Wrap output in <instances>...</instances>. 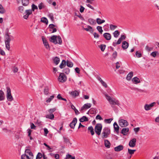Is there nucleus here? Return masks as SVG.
I'll use <instances>...</instances> for the list:
<instances>
[{
    "instance_id": "60",
    "label": "nucleus",
    "mask_w": 159,
    "mask_h": 159,
    "mask_svg": "<svg viewBox=\"0 0 159 159\" xmlns=\"http://www.w3.org/2000/svg\"><path fill=\"white\" fill-rule=\"evenodd\" d=\"M55 110L56 109L55 108L50 109L48 110V112L51 113H52V112L55 111Z\"/></svg>"
},
{
    "instance_id": "48",
    "label": "nucleus",
    "mask_w": 159,
    "mask_h": 159,
    "mask_svg": "<svg viewBox=\"0 0 159 159\" xmlns=\"http://www.w3.org/2000/svg\"><path fill=\"white\" fill-rule=\"evenodd\" d=\"M24 7L22 6H20L18 7V10L21 13H22L24 11Z\"/></svg>"
},
{
    "instance_id": "44",
    "label": "nucleus",
    "mask_w": 159,
    "mask_h": 159,
    "mask_svg": "<svg viewBox=\"0 0 159 159\" xmlns=\"http://www.w3.org/2000/svg\"><path fill=\"white\" fill-rule=\"evenodd\" d=\"M32 7V10L33 11H34L35 10H37L38 8L37 6L35 5L34 4H33L31 6Z\"/></svg>"
},
{
    "instance_id": "39",
    "label": "nucleus",
    "mask_w": 159,
    "mask_h": 159,
    "mask_svg": "<svg viewBox=\"0 0 159 159\" xmlns=\"http://www.w3.org/2000/svg\"><path fill=\"white\" fill-rule=\"evenodd\" d=\"M41 21L45 23L46 24H48V20L45 17H42L41 19Z\"/></svg>"
},
{
    "instance_id": "64",
    "label": "nucleus",
    "mask_w": 159,
    "mask_h": 159,
    "mask_svg": "<svg viewBox=\"0 0 159 159\" xmlns=\"http://www.w3.org/2000/svg\"><path fill=\"white\" fill-rule=\"evenodd\" d=\"M0 54H1V55L2 56H4L5 54V53L4 51H3V50H2L1 49H0Z\"/></svg>"
},
{
    "instance_id": "1",
    "label": "nucleus",
    "mask_w": 159,
    "mask_h": 159,
    "mask_svg": "<svg viewBox=\"0 0 159 159\" xmlns=\"http://www.w3.org/2000/svg\"><path fill=\"white\" fill-rule=\"evenodd\" d=\"M105 96L111 107H113L114 105H117L119 106L120 105L119 101L116 98H111L107 94H105Z\"/></svg>"
},
{
    "instance_id": "37",
    "label": "nucleus",
    "mask_w": 159,
    "mask_h": 159,
    "mask_svg": "<svg viewBox=\"0 0 159 159\" xmlns=\"http://www.w3.org/2000/svg\"><path fill=\"white\" fill-rule=\"evenodd\" d=\"M114 37L115 38H117L120 34V33L119 31L117 30L115 31L113 33Z\"/></svg>"
},
{
    "instance_id": "47",
    "label": "nucleus",
    "mask_w": 159,
    "mask_h": 159,
    "mask_svg": "<svg viewBox=\"0 0 159 159\" xmlns=\"http://www.w3.org/2000/svg\"><path fill=\"white\" fill-rule=\"evenodd\" d=\"M70 69L68 68H66L63 70V72L65 73L66 74H68L70 72Z\"/></svg>"
},
{
    "instance_id": "11",
    "label": "nucleus",
    "mask_w": 159,
    "mask_h": 159,
    "mask_svg": "<svg viewBox=\"0 0 159 159\" xmlns=\"http://www.w3.org/2000/svg\"><path fill=\"white\" fill-rule=\"evenodd\" d=\"M57 36L56 35H53L52 36L50 39V41L54 43L55 44H56L57 43Z\"/></svg>"
},
{
    "instance_id": "24",
    "label": "nucleus",
    "mask_w": 159,
    "mask_h": 159,
    "mask_svg": "<svg viewBox=\"0 0 159 159\" xmlns=\"http://www.w3.org/2000/svg\"><path fill=\"white\" fill-rule=\"evenodd\" d=\"M132 81L135 82V84H137L140 82V80L137 77H134L132 80Z\"/></svg>"
},
{
    "instance_id": "42",
    "label": "nucleus",
    "mask_w": 159,
    "mask_h": 159,
    "mask_svg": "<svg viewBox=\"0 0 159 159\" xmlns=\"http://www.w3.org/2000/svg\"><path fill=\"white\" fill-rule=\"evenodd\" d=\"M97 29L101 34H102L103 30H102V28L101 26H98L97 27Z\"/></svg>"
},
{
    "instance_id": "6",
    "label": "nucleus",
    "mask_w": 159,
    "mask_h": 159,
    "mask_svg": "<svg viewBox=\"0 0 159 159\" xmlns=\"http://www.w3.org/2000/svg\"><path fill=\"white\" fill-rule=\"evenodd\" d=\"M67 79L66 75L63 73H60L58 77V81L62 83L65 82Z\"/></svg>"
},
{
    "instance_id": "56",
    "label": "nucleus",
    "mask_w": 159,
    "mask_h": 159,
    "mask_svg": "<svg viewBox=\"0 0 159 159\" xmlns=\"http://www.w3.org/2000/svg\"><path fill=\"white\" fill-rule=\"evenodd\" d=\"M146 50L148 51H152L153 49V48L149 47L148 45L146 46L145 47Z\"/></svg>"
},
{
    "instance_id": "29",
    "label": "nucleus",
    "mask_w": 159,
    "mask_h": 159,
    "mask_svg": "<svg viewBox=\"0 0 159 159\" xmlns=\"http://www.w3.org/2000/svg\"><path fill=\"white\" fill-rule=\"evenodd\" d=\"M133 76V72H129L128 75L126 77V79L128 80H131L132 77Z\"/></svg>"
},
{
    "instance_id": "31",
    "label": "nucleus",
    "mask_w": 159,
    "mask_h": 159,
    "mask_svg": "<svg viewBox=\"0 0 159 159\" xmlns=\"http://www.w3.org/2000/svg\"><path fill=\"white\" fill-rule=\"evenodd\" d=\"M88 129L90 131L92 135H93L94 134V129L92 126L89 127L88 128Z\"/></svg>"
},
{
    "instance_id": "28",
    "label": "nucleus",
    "mask_w": 159,
    "mask_h": 159,
    "mask_svg": "<svg viewBox=\"0 0 159 159\" xmlns=\"http://www.w3.org/2000/svg\"><path fill=\"white\" fill-rule=\"evenodd\" d=\"M88 119L86 116H83L80 119V122H84V121H88Z\"/></svg>"
},
{
    "instance_id": "34",
    "label": "nucleus",
    "mask_w": 159,
    "mask_h": 159,
    "mask_svg": "<svg viewBox=\"0 0 159 159\" xmlns=\"http://www.w3.org/2000/svg\"><path fill=\"white\" fill-rule=\"evenodd\" d=\"M105 145L106 147L109 148L110 146V143L108 140H105Z\"/></svg>"
},
{
    "instance_id": "61",
    "label": "nucleus",
    "mask_w": 159,
    "mask_h": 159,
    "mask_svg": "<svg viewBox=\"0 0 159 159\" xmlns=\"http://www.w3.org/2000/svg\"><path fill=\"white\" fill-rule=\"evenodd\" d=\"M75 71L78 74L80 73V70L78 67H76L75 69Z\"/></svg>"
},
{
    "instance_id": "26",
    "label": "nucleus",
    "mask_w": 159,
    "mask_h": 159,
    "mask_svg": "<svg viewBox=\"0 0 159 159\" xmlns=\"http://www.w3.org/2000/svg\"><path fill=\"white\" fill-rule=\"evenodd\" d=\"M46 117L47 118L51 120H53L54 117V115L52 113H50V114H48L46 115Z\"/></svg>"
},
{
    "instance_id": "46",
    "label": "nucleus",
    "mask_w": 159,
    "mask_h": 159,
    "mask_svg": "<svg viewBox=\"0 0 159 159\" xmlns=\"http://www.w3.org/2000/svg\"><path fill=\"white\" fill-rule=\"evenodd\" d=\"M117 27L116 25H114L112 24L110 25V28L111 30H113L115 29Z\"/></svg>"
},
{
    "instance_id": "20",
    "label": "nucleus",
    "mask_w": 159,
    "mask_h": 159,
    "mask_svg": "<svg viewBox=\"0 0 159 159\" xmlns=\"http://www.w3.org/2000/svg\"><path fill=\"white\" fill-rule=\"evenodd\" d=\"M114 129L117 133L119 132V127L116 122H115L113 124Z\"/></svg>"
},
{
    "instance_id": "35",
    "label": "nucleus",
    "mask_w": 159,
    "mask_h": 159,
    "mask_svg": "<svg viewBox=\"0 0 159 159\" xmlns=\"http://www.w3.org/2000/svg\"><path fill=\"white\" fill-rule=\"evenodd\" d=\"M5 12V10L2 7V5L0 4V13L1 14H3Z\"/></svg>"
},
{
    "instance_id": "4",
    "label": "nucleus",
    "mask_w": 159,
    "mask_h": 159,
    "mask_svg": "<svg viewBox=\"0 0 159 159\" xmlns=\"http://www.w3.org/2000/svg\"><path fill=\"white\" fill-rule=\"evenodd\" d=\"M102 125L101 124H97L94 128L95 131L96 133L98 135L100 134L102 128Z\"/></svg>"
},
{
    "instance_id": "18",
    "label": "nucleus",
    "mask_w": 159,
    "mask_h": 159,
    "mask_svg": "<svg viewBox=\"0 0 159 159\" xmlns=\"http://www.w3.org/2000/svg\"><path fill=\"white\" fill-rule=\"evenodd\" d=\"M87 27V28H84V30H86V31H89L91 33H93V30L92 27L89 25H88Z\"/></svg>"
},
{
    "instance_id": "19",
    "label": "nucleus",
    "mask_w": 159,
    "mask_h": 159,
    "mask_svg": "<svg viewBox=\"0 0 159 159\" xmlns=\"http://www.w3.org/2000/svg\"><path fill=\"white\" fill-rule=\"evenodd\" d=\"M69 93L74 98H75L76 96H78L79 93V92L76 90L71 92H70Z\"/></svg>"
},
{
    "instance_id": "13",
    "label": "nucleus",
    "mask_w": 159,
    "mask_h": 159,
    "mask_svg": "<svg viewBox=\"0 0 159 159\" xmlns=\"http://www.w3.org/2000/svg\"><path fill=\"white\" fill-rule=\"evenodd\" d=\"M104 37L107 40H110L111 37V35L108 33H106L103 34Z\"/></svg>"
},
{
    "instance_id": "52",
    "label": "nucleus",
    "mask_w": 159,
    "mask_h": 159,
    "mask_svg": "<svg viewBox=\"0 0 159 159\" xmlns=\"http://www.w3.org/2000/svg\"><path fill=\"white\" fill-rule=\"evenodd\" d=\"M113 120L112 119L110 118L108 119H105L104 121L107 123L110 124L111 123V121Z\"/></svg>"
},
{
    "instance_id": "45",
    "label": "nucleus",
    "mask_w": 159,
    "mask_h": 159,
    "mask_svg": "<svg viewBox=\"0 0 159 159\" xmlns=\"http://www.w3.org/2000/svg\"><path fill=\"white\" fill-rule=\"evenodd\" d=\"M136 151V150H132L129 148L128 149V152L131 155L133 154Z\"/></svg>"
},
{
    "instance_id": "30",
    "label": "nucleus",
    "mask_w": 159,
    "mask_h": 159,
    "mask_svg": "<svg viewBox=\"0 0 159 159\" xmlns=\"http://www.w3.org/2000/svg\"><path fill=\"white\" fill-rule=\"evenodd\" d=\"M96 21L98 24L100 25L105 22V20H102L100 18H97L96 19Z\"/></svg>"
},
{
    "instance_id": "8",
    "label": "nucleus",
    "mask_w": 159,
    "mask_h": 159,
    "mask_svg": "<svg viewBox=\"0 0 159 159\" xmlns=\"http://www.w3.org/2000/svg\"><path fill=\"white\" fill-rule=\"evenodd\" d=\"M136 141L135 138H133L129 141V145L131 147H134L136 145Z\"/></svg>"
},
{
    "instance_id": "59",
    "label": "nucleus",
    "mask_w": 159,
    "mask_h": 159,
    "mask_svg": "<svg viewBox=\"0 0 159 159\" xmlns=\"http://www.w3.org/2000/svg\"><path fill=\"white\" fill-rule=\"evenodd\" d=\"M84 8L83 6L81 5L80 6V11L81 13L83 12L84 11Z\"/></svg>"
},
{
    "instance_id": "23",
    "label": "nucleus",
    "mask_w": 159,
    "mask_h": 159,
    "mask_svg": "<svg viewBox=\"0 0 159 159\" xmlns=\"http://www.w3.org/2000/svg\"><path fill=\"white\" fill-rule=\"evenodd\" d=\"M5 99L4 93L2 90H0V101L3 100Z\"/></svg>"
},
{
    "instance_id": "10",
    "label": "nucleus",
    "mask_w": 159,
    "mask_h": 159,
    "mask_svg": "<svg viewBox=\"0 0 159 159\" xmlns=\"http://www.w3.org/2000/svg\"><path fill=\"white\" fill-rule=\"evenodd\" d=\"M156 103L155 102H153L152 103L149 105L146 104L144 106V108L145 110L147 111L150 110V108L153 106Z\"/></svg>"
},
{
    "instance_id": "2",
    "label": "nucleus",
    "mask_w": 159,
    "mask_h": 159,
    "mask_svg": "<svg viewBox=\"0 0 159 159\" xmlns=\"http://www.w3.org/2000/svg\"><path fill=\"white\" fill-rule=\"evenodd\" d=\"M11 36L9 34L8 32H7L5 34V42L6 48L8 50H10V42L11 41Z\"/></svg>"
},
{
    "instance_id": "63",
    "label": "nucleus",
    "mask_w": 159,
    "mask_h": 159,
    "mask_svg": "<svg viewBox=\"0 0 159 159\" xmlns=\"http://www.w3.org/2000/svg\"><path fill=\"white\" fill-rule=\"evenodd\" d=\"M117 56V52H116L115 51L112 54L113 57L115 58Z\"/></svg>"
},
{
    "instance_id": "5",
    "label": "nucleus",
    "mask_w": 159,
    "mask_h": 159,
    "mask_svg": "<svg viewBox=\"0 0 159 159\" xmlns=\"http://www.w3.org/2000/svg\"><path fill=\"white\" fill-rule=\"evenodd\" d=\"M6 89V96L7 99L8 101L10 102L12 101L13 100V98L12 96L11 95V89L9 87H7Z\"/></svg>"
},
{
    "instance_id": "9",
    "label": "nucleus",
    "mask_w": 159,
    "mask_h": 159,
    "mask_svg": "<svg viewBox=\"0 0 159 159\" xmlns=\"http://www.w3.org/2000/svg\"><path fill=\"white\" fill-rule=\"evenodd\" d=\"M77 122V119L76 118H74L72 122L70 124V127L72 129H74L75 125Z\"/></svg>"
},
{
    "instance_id": "54",
    "label": "nucleus",
    "mask_w": 159,
    "mask_h": 159,
    "mask_svg": "<svg viewBox=\"0 0 159 159\" xmlns=\"http://www.w3.org/2000/svg\"><path fill=\"white\" fill-rule=\"evenodd\" d=\"M133 89L135 91H137L140 92H144V91L143 90L141 89H139L138 88H134L133 89Z\"/></svg>"
},
{
    "instance_id": "7",
    "label": "nucleus",
    "mask_w": 159,
    "mask_h": 159,
    "mask_svg": "<svg viewBox=\"0 0 159 159\" xmlns=\"http://www.w3.org/2000/svg\"><path fill=\"white\" fill-rule=\"evenodd\" d=\"M119 125L122 127L127 126L129 125L128 122L126 120L120 119L118 121Z\"/></svg>"
},
{
    "instance_id": "49",
    "label": "nucleus",
    "mask_w": 159,
    "mask_h": 159,
    "mask_svg": "<svg viewBox=\"0 0 159 159\" xmlns=\"http://www.w3.org/2000/svg\"><path fill=\"white\" fill-rule=\"evenodd\" d=\"M25 13L28 16L32 13V10H27L25 11Z\"/></svg>"
},
{
    "instance_id": "25",
    "label": "nucleus",
    "mask_w": 159,
    "mask_h": 159,
    "mask_svg": "<svg viewBox=\"0 0 159 159\" xmlns=\"http://www.w3.org/2000/svg\"><path fill=\"white\" fill-rule=\"evenodd\" d=\"M66 66V61L65 60H63L59 66L60 68L62 69L64 67Z\"/></svg>"
},
{
    "instance_id": "40",
    "label": "nucleus",
    "mask_w": 159,
    "mask_h": 159,
    "mask_svg": "<svg viewBox=\"0 0 159 159\" xmlns=\"http://www.w3.org/2000/svg\"><path fill=\"white\" fill-rule=\"evenodd\" d=\"M88 21L91 25H94L95 24V20L93 19H88Z\"/></svg>"
},
{
    "instance_id": "38",
    "label": "nucleus",
    "mask_w": 159,
    "mask_h": 159,
    "mask_svg": "<svg viewBox=\"0 0 159 159\" xmlns=\"http://www.w3.org/2000/svg\"><path fill=\"white\" fill-rule=\"evenodd\" d=\"M135 55L138 58H140L142 57L141 53L139 51H137L135 52Z\"/></svg>"
},
{
    "instance_id": "14",
    "label": "nucleus",
    "mask_w": 159,
    "mask_h": 159,
    "mask_svg": "<svg viewBox=\"0 0 159 159\" xmlns=\"http://www.w3.org/2000/svg\"><path fill=\"white\" fill-rule=\"evenodd\" d=\"M129 46V43L126 41H123L122 43V48L124 50L126 49Z\"/></svg>"
},
{
    "instance_id": "32",
    "label": "nucleus",
    "mask_w": 159,
    "mask_h": 159,
    "mask_svg": "<svg viewBox=\"0 0 159 159\" xmlns=\"http://www.w3.org/2000/svg\"><path fill=\"white\" fill-rule=\"evenodd\" d=\"M22 3L24 6H27L29 3V0H21Z\"/></svg>"
},
{
    "instance_id": "12",
    "label": "nucleus",
    "mask_w": 159,
    "mask_h": 159,
    "mask_svg": "<svg viewBox=\"0 0 159 159\" xmlns=\"http://www.w3.org/2000/svg\"><path fill=\"white\" fill-rule=\"evenodd\" d=\"M91 106V103H87L84 104L83 106L81 108L80 111H82L85 109H88L90 108Z\"/></svg>"
},
{
    "instance_id": "41",
    "label": "nucleus",
    "mask_w": 159,
    "mask_h": 159,
    "mask_svg": "<svg viewBox=\"0 0 159 159\" xmlns=\"http://www.w3.org/2000/svg\"><path fill=\"white\" fill-rule=\"evenodd\" d=\"M54 95L51 96L50 98H48L46 101L47 103H49L51 102V101L54 98Z\"/></svg>"
},
{
    "instance_id": "51",
    "label": "nucleus",
    "mask_w": 159,
    "mask_h": 159,
    "mask_svg": "<svg viewBox=\"0 0 159 159\" xmlns=\"http://www.w3.org/2000/svg\"><path fill=\"white\" fill-rule=\"evenodd\" d=\"M42 157V155L41 153L39 152L37 155L36 159H40Z\"/></svg>"
},
{
    "instance_id": "57",
    "label": "nucleus",
    "mask_w": 159,
    "mask_h": 159,
    "mask_svg": "<svg viewBox=\"0 0 159 159\" xmlns=\"http://www.w3.org/2000/svg\"><path fill=\"white\" fill-rule=\"evenodd\" d=\"M101 84H102V86H103L105 88H107V85L106 84V83L103 81H102V82L101 83Z\"/></svg>"
},
{
    "instance_id": "17",
    "label": "nucleus",
    "mask_w": 159,
    "mask_h": 159,
    "mask_svg": "<svg viewBox=\"0 0 159 159\" xmlns=\"http://www.w3.org/2000/svg\"><path fill=\"white\" fill-rule=\"evenodd\" d=\"M123 148V146L122 145H120L115 147L114 148V150L116 152H119L122 150Z\"/></svg>"
},
{
    "instance_id": "50",
    "label": "nucleus",
    "mask_w": 159,
    "mask_h": 159,
    "mask_svg": "<svg viewBox=\"0 0 159 159\" xmlns=\"http://www.w3.org/2000/svg\"><path fill=\"white\" fill-rule=\"evenodd\" d=\"M158 53V52L157 51H154L152 52L150 55L153 57H155L157 55V54Z\"/></svg>"
},
{
    "instance_id": "3",
    "label": "nucleus",
    "mask_w": 159,
    "mask_h": 159,
    "mask_svg": "<svg viewBox=\"0 0 159 159\" xmlns=\"http://www.w3.org/2000/svg\"><path fill=\"white\" fill-rule=\"evenodd\" d=\"M110 133V130L107 127L104 128L102 133V139L107 138Z\"/></svg>"
},
{
    "instance_id": "53",
    "label": "nucleus",
    "mask_w": 159,
    "mask_h": 159,
    "mask_svg": "<svg viewBox=\"0 0 159 159\" xmlns=\"http://www.w3.org/2000/svg\"><path fill=\"white\" fill-rule=\"evenodd\" d=\"M57 39L58 40V43L60 44H61L62 43V40L61 39L60 36H57Z\"/></svg>"
},
{
    "instance_id": "15",
    "label": "nucleus",
    "mask_w": 159,
    "mask_h": 159,
    "mask_svg": "<svg viewBox=\"0 0 159 159\" xmlns=\"http://www.w3.org/2000/svg\"><path fill=\"white\" fill-rule=\"evenodd\" d=\"M43 41V43L46 48L47 49H48L50 47L48 43V41L46 40V39L45 38H42Z\"/></svg>"
},
{
    "instance_id": "58",
    "label": "nucleus",
    "mask_w": 159,
    "mask_h": 159,
    "mask_svg": "<svg viewBox=\"0 0 159 159\" xmlns=\"http://www.w3.org/2000/svg\"><path fill=\"white\" fill-rule=\"evenodd\" d=\"M93 36L94 38L96 39L98 38L99 37V35L96 32L94 33Z\"/></svg>"
},
{
    "instance_id": "36",
    "label": "nucleus",
    "mask_w": 159,
    "mask_h": 159,
    "mask_svg": "<svg viewBox=\"0 0 159 159\" xmlns=\"http://www.w3.org/2000/svg\"><path fill=\"white\" fill-rule=\"evenodd\" d=\"M49 89L48 87L45 88L44 90V93L45 95H48L49 93Z\"/></svg>"
},
{
    "instance_id": "33",
    "label": "nucleus",
    "mask_w": 159,
    "mask_h": 159,
    "mask_svg": "<svg viewBox=\"0 0 159 159\" xmlns=\"http://www.w3.org/2000/svg\"><path fill=\"white\" fill-rule=\"evenodd\" d=\"M66 63L67 66L69 67H72L73 66V64L72 62L68 60L66 61Z\"/></svg>"
},
{
    "instance_id": "43",
    "label": "nucleus",
    "mask_w": 159,
    "mask_h": 159,
    "mask_svg": "<svg viewBox=\"0 0 159 159\" xmlns=\"http://www.w3.org/2000/svg\"><path fill=\"white\" fill-rule=\"evenodd\" d=\"M38 7L39 9L41 10L43 8H44L45 6L43 3L41 2L39 5Z\"/></svg>"
},
{
    "instance_id": "22",
    "label": "nucleus",
    "mask_w": 159,
    "mask_h": 159,
    "mask_svg": "<svg viewBox=\"0 0 159 159\" xmlns=\"http://www.w3.org/2000/svg\"><path fill=\"white\" fill-rule=\"evenodd\" d=\"M53 62L56 65L58 64L60 62V59L59 57H56L53 59Z\"/></svg>"
},
{
    "instance_id": "21",
    "label": "nucleus",
    "mask_w": 159,
    "mask_h": 159,
    "mask_svg": "<svg viewBox=\"0 0 159 159\" xmlns=\"http://www.w3.org/2000/svg\"><path fill=\"white\" fill-rule=\"evenodd\" d=\"M21 159H32L33 157H29V156L26 154H23L22 155L21 157Z\"/></svg>"
},
{
    "instance_id": "16",
    "label": "nucleus",
    "mask_w": 159,
    "mask_h": 159,
    "mask_svg": "<svg viewBox=\"0 0 159 159\" xmlns=\"http://www.w3.org/2000/svg\"><path fill=\"white\" fill-rule=\"evenodd\" d=\"M129 129L128 128H123L121 132V133L123 135H125L127 134V133L129 131Z\"/></svg>"
},
{
    "instance_id": "55",
    "label": "nucleus",
    "mask_w": 159,
    "mask_h": 159,
    "mask_svg": "<svg viewBox=\"0 0 159 159\" xmlns=\"http://www.w3.org/2000/svg\"><path fill=\"white\" fill-rule=\"evenodd\" d=\"M105 47L106 46L105 45H101L100 46V48L102 52L104 51L105 48Z\"/></svg>"
},
{
    "instance_id": "62",
    "label": "nucleus",
    "mask_w": 159,
    "mask_h": 159,
    "mask_svg": "<svg viewBox=\"0 0 159 159\" xmlns=\"http://www.w3.org/2000/svg\"><path fill=\"white\" fill-rule=\"evenodd\" d=\"M31 129H35L36 127V126L33 123H31L30 125Z\"/></svg>"
},
{
    "instance_id": "27",
    "label": "nucleus",
    "mask_w": 159,
    "mask_h": 159,
    "mask_svg": "<svg viewBox=\"0 0 159 159\" xmlns=\"http://www.w3.org/2000/svg\"><path fill=\"white\" fill-rule=\"evenodd\" d=\"M25 153H27L29 155L30 157H33V155L30 150L28 149H26L25 151Z\"/></svg>"
}]
</instances>
